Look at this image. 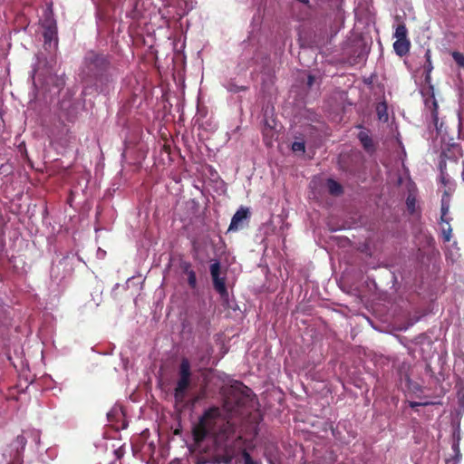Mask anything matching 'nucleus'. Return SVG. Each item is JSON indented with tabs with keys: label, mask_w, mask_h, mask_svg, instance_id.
Masks as SVG:
<instances>
[{
	"label": "nucleus",
	"mask_w": 464,
	"mask_h": 464,
	"mask_svg": "<svg viewBox=\"0 0 464 464\" xmlns=\"http://www.w3.org/2000/svg\"><path fill=\"white\" fill-rule=\"evenodd\" d=\"M229 90L233 91V92H240V91H244L245 88L244 87H237L235 89L229 88Z\"/></svg>",
	"instance_id": "obj_26"
},
{
	"label": "nucleus",
	"mask_w": 464,
	"mask_h": 464,
	"mask_svg": "<svg viewBox=\"0 0 464 464\" xmlns=\"http://www.w3.org/2000/svg\"><path fill=\"white\" fill-rule=\"evenodd\" d=\"M62 134L59 136V140H65V138L68 136L70 130L65 124H62Z\"/></svg>",
	"instance_id": "obj_20"
},
{
	"label": "nucleus",
	"mask_w": 464,
	"mask_h": 464,
	"mask_svg": "<svg viewBox=\"0 0 464 464\" xmlns=\"http://www.w3.org/2000/svg\"><path fill=\"white\" fill-rule=\"evenodd\" d=\"M291 145L297 146V145H305V144H304V141H294Z\"/></svg>",
	"instance_id": "obj_27"
},
{
	"label": "nucleus",
	"mask_w": 464,
	"mask_h": 464,
	"mask_svg": "<svg viewBox=\"0 0 464 464\" xmlns=\"http://www.w3.org/2000/svg\"><path fill=\"white\" fill-rule=\"evenodd\" d=\"M162 148H163V150H164V151H165V152L170 153V151H171V150H170V148H171V147L164 146V147H162Z\"/></svg>",
	"instance_id": "obj_28"
},
{
	"label": "nucleus",
	"mask_w": 464,
	"mask_h": 464,
	"mask_svg": "<svg viewBox=\"0 0 464 464\" xmlns=\"http://www.w3.org/2000/svg\"><path fill=\"white\" fill-rule=\"evenodd\" d=\"M314 82V77L313 75H311V74L308 75L307 82H306L307 86L309 88H311L313 86Z\"/></svg>",
	"instance_id": "obj_25"
},
{
	"label": "nucleus",
	"mask_w": 464,
	"mask_h": 464,
	"mask_svg": "<svg viewBox=\"0 0 464 464\" xmlns=\"http://www.w3.org/2000/svg\"><path fill=\"white\" fill-rule=\"evenodd\" d=\"M377 118L381 122H387L389 120L388 106L386 102H380L376 104Z\"/></svg>",
	"instance_id": "obj_13"
},
{
	"label": "nucleus",
	"mask_w": 464,
	"mask_h": 464,
	"mask_svg": "<svg viewBox=\"0 0 464 464\" xmlns=\"http://www.w3.org/2000/svg\"><path fill=\"white\" fill-rule=\"evenodd\" d=\"M452 218H440L438 221L441 233V237L444 243H449L452 238L453 229L450 224Z\"/></svg>",
	"instance_id": "obj_8"
},
{
	"label": "nucleus",
	"mask_w": 464,
	"mask_h": 464,
	"mask_svg": "<svg viewBox=\"0 0 464 464\" xmlns=\"http://www.w3.org/2000/svg\"><path fill=\"white\" fill-rule=\"evenodd\" d=\"M16 442L24 449L26 444V439L23 435H19L16 437Z\"/></svg>",
	"instance_id": "obj_24"
},
{
	"label": "nucleus",
	"mask_w": 464,
	"mask_h": 464,
	"mask_svg": "<svg viewBox=\"0 0 464 464\" xmlns=\"http://www.w3.org/2000/svg\"><path fill=\"white\" fill-rule=\"evenodd\" d=\"M364 148L367 150V151H368V152H371V153H372V152H373V148H374V147H368V146H365Z\"/></svg>",
	"instance_id": "obj_29"
},
{
	"label": "nucleus",
	"mask_w": 464,
	"mask_h": 464,
	"mask_svg": "<svg viewBox=\"0 0 464 464\" xmlns=\"http://www.w3.org/2000/svg\"><path fill=\"white\" fill-rule=\"evenodd\" d=\"M263 136L265 145H272L274 140H277L278 133L276 129V125L272 126L266 121L265 127L263 129Z\"/></svg>",
	"instance_id": "obj_9"
},
{
	"label": "nucleus",
	"mask_w": 464,
	"mask_h": 464,
	"mask_svg": "<svg viewBox=\"0 0 464 464\" xmlns=\"http://www.w3.org/2000/svg\"><path fill=\"white\" fill-rule=\"evenodd\" d=\"M450 198L448 192H444L441 200H440V218H450Z\"/></svg>",
	"instance_id": "obj_12"
},
{
	"label": "nucleus",
	"mask_w": 464,
	"mask_h": 464,
	"mask_svg": "<svg viewBox=\"0 0 464 464\" xmlns=\"http://www.w3.org/2000/svg\"><path fill=\"white\" fill-rule=\"evenodd\" d=\"M461 176H462V179L464 181V167H463V170H462Z\"/></svg>",
	"instance_id": "obj_30"
},
{
	"label": "nucleus",
	"mask_w": 464,
	"mask_h": 464,
	"mask_svg": "<svg viewBox=\"0 0 464 464\" xmlns=\"http://www.w3.org/2000/svg\"><path fill=\"white\" fill-rule=\"evenodd\" d=\"M236 431L235 425L228 420L218 407L206 410L192 428V436L196 443L203 442L212 437L217 443H225Z\"/></svg>",
	"instance_id": "obj_2"
},
{
	"label": "nucleus",
	"mask_w": 464,
	"mask_h": 464,
	"mask_svg": "<svg viewBox=\"0 0 464 464\" xmlns=\"http://www.w3.org/2000/svg\"><path fill=\"white\" fill-rule=\"evenodd\" d=\"M406 205H407V208L409 210L410 213H414L415 212V206H416V198L412 196H408L407 199H406Z\"/></svg>",
	"instance_id": "obj_17"
},
{
	"label": "nucleus",
	"mask_w": 464,
	"mask_h": 464,
	"mask_svg": "<svg viewBox=\"0 0 464 464\" xmlns=\"http://www.w3.org/2000/svg\"><path fill=\"white\" fill-rule=\"evenodd\" d=\"M42 27L44 28L43 36L44 43H51L53 40L57 39V24L56 20L51 11L44 14L42 21Z\"/></svg>",
	"instance_id": "obj_6"
},
{
	"label": "nucleus",
	"mask_w": 464,
	"mask_h": 464,
	"mask_svg": "<svg viewBox=\"0 0 464 464\" xmlns=\"http://www.w3.org/2000/svg\"><path fill=\"white\" fill-rule=\"evenodd\" d=\"M327 188L329 193L333 196H340L343 192L342 185L333 179H327Z\"/></svg>",
	"instance_id": "obj_14"
},
{
	"label": "nucleus",
	"mask_w": 464,
	"mask_h": 464,
	"mask_svg": "<svg viewBox=\"0 0 464 464\" xmlns=\"http://www.w3.org/2000/svg\"><path fill=\"white\" fill-rule=\"evenodd\" d=\"M250 218V211L246 207L241 206L232 217L227 232H236L247 225Z\"/></svg>",
	"instance_id": "obj_7"
},
{
	"label": "nucleus",
	"mask_w": 464,
	"mask_h": 464,
	"mask_svg": "<svg viewBox=\"0 0 464 464\" xmlns=\"http://www.w3.org/2000/svg\"><path fill=\"white\" fill-rule=\"evenodd\" d=\"M394 37L396 39H401V40L409 39L408 38V30L406 28L405 24L401 23L397 25V27L395 29V33H394Z\"/></svg>",
	"instance_id": "obj_15"
},
{
	"label": "nucleus",
	"mask_w": 464,
	"mask_h": 464,
	"mask_svg": "<svg viewBox=\"0 0 464 464\" xmlns=\"http://www.w3.org/2000/svg\"><path fill=\"white\" fill-rule=\"evenodd\" d=\"M297 157H304L307 147H287Z\"/></svg>",
	"instance_id": "obj_18"
},
{
	"label": "nucleus",
	"mask_w": 464,
	"mask_h": 464,
	"mask_svg": "<svg viewBox=\"0 0 464 464\" xmlns=\"http://www.w3.org/2000/svg\"><path fill=\"white\" fill-rule=\"evenodd\" d=\"M183 273L188 276V284L191 289L197 287V276L196 272L192 269V266L188 262H185L181 266Z\"/></svg>",
	"instance_id": "obj_11"
},
{
	"label": "nucleus",
	"mask_w": 464,
	"mask_h": 464,
	"mask_svg": "<svg viewBox=\"0 0 464 464\" xmlns=\"http://www.w3.org/2000/svg\"><path fill=\"white\" fill-rule=\"evenodd\" d=\"M231 460H232V456L227 455V454L220 456L218 458V462H223V463H226V464L230 463Z\"/></svg>",
	"instance_id": "obj_22"
},
{
	"label": "nucleus",
	"mask_w": 464,
	"mask_h": 464,
	"mask_svg": "<svg viewBox=\"0 0 464 464\" xmlns=\"http://www.w3.org/2000/svg\"><path fill=\"white\" fill-rule=\"evenodd\" d=\"M410 48L411 41L409 39H396V41L393 43L394 52L400 57L405 56L410 52Z\"/></svg>",
	"instance_id": "obj_10"
},
{
	"label": "nucleus",
	"mask_w": 464,
	"mask_h": 464,
	"mask_svg": "<svg viewBox=\"0 0 464 464\" xmlns=\"http://www.w3.org/2000/svg\"><path fill=\"white\" fill-rule=\"evenodd\" d=\"M425 63L423 64L424 70V82L425 86L421 91L422 95L425 97V106L430 111L432 122L436 129L439 130L442 127V123L439 127V116H438V102L435 98L434 86L431 82V72L433 70V64L431 62V52L427 49L425 52Z\"/></svg>",
	"instance_id": "obj_3"
},
{
	"label": "nucleus",
	"mask_w": 464,
	"mask_h": 464,
	"mask_svg": "<svg viewBox=\"0 0 464 464\" xmlns=\"http://www.w3.org/2000/svg\"><path fill=\"white\" fill-rule=\"evenodd\" d=\"M192 381V371L190 362L183 357L178 368V380L174 389V399L176 403H183L187 392L190 388Z\"/></svg>",
	"instance_id": "obj_4"
},
{
	"label": "nucleus",
	"mask_w": 464,
	"mask_h": 464,
	"mask_svg": "<svg viewBox=\"0 0 464 464\" xmlns=\"http://www.w3.org/2000/svg\"><path fill=\"white\" fill-rule=\"evenodd\" d=\"M81 74L86 82L104 94L113 89L117 78L115 69L111 66V57L104 53L93 50L86 53Z\"/></svg>",
	"instance_id": "obj_1"
},
{
	"label": "nucleus",
	"mask_w": 464,
	"mask_h": 464,
	"mask_svg": "<svg viewBox=\"0 0 464 464\" xmlns=\"http://www.w3.org/2000/svg\"><path fill=\"white\" fill-rule=\"evenodd\" d=\"M242 456H243L245 464H251L254 461L251 455L246 450H244L242 452Z\"/></svg>",
	"instance_id": "obj_21"
},
{
	"label": "nucleus",
	"mask_w": 464,
	"mask_h": 464,
	"mask_svg": "<svg viewBox=\"0 0 464 464\" xmlns=\"http://www.w3.org/2000/svg\"><path fill=\"white\" fill-rule=\"evenodd\" d=\"M220 262L215 260L209 267L210 275L214 289L219 294L221 298L227 299L228 297V292L226 286V278L220 277Z\"/></svg>",
	"instance_id": "obj_5"
},
{
	"label": "nucleus",
	"mask_w": 464,
	"mask_h": 464,
	"mask_svg": "<svg viewBox=\"0 0 464 464\" xmlns=\"http://www.w3.org/2000/svg\"><path fill=\"white\" fill-rule=\"evenodd\" d=\"M447 145L453 146V145H456V144L455 143H448Z\"/></svg>",
	"instance_id": "obj_31"
},
{
	"label": "nucleus",
	"mask_w": 464,
	"mask_h": 464,
	"mask_svg": "<svg viewBox=\"0 0 464 464\" xmlns=\"http://www.w3.org/2000/svg\"><path fill=\"white\" fill-rule=\"evenodd\" d=\"M358 138L362 142V145H371V138L365 131H360Z\"/></svg>",
	"instance_id": "obj_19"
},
{
	"label": "nucleus",
	"mask_w": 464,
	"mask_h": 464,
	"mask_svg": "<svg viewBox=\"0 0 464 464\" xmlns=\"http://www.w3.org/2000/svg\"><path fill=\"white\" fill-rule=\"evenodd\" d=\"M451 56L453 58V60L455 61V63L461 68H464V54L458 52V51H454L452 52L451 53Z\"/></svg>",
	"instance_id": "obj_16"
},
{
	"label": "nucleus",
	"mask_w": 464,
	"mask_h": 464,
	"mask_svg": "<svg viewBox=\"0 0 464 464\" xmlns=\"http://www.w3.org/2000/svg\"><path fill=\"white\" fill-rule=\"evenodd\" d=\"M409 406L412 409L418 407V406H426L429 405L430 402H418V401H409Z\"/></svg>",
	"instance_id": "obj_23"
}]
</instances>
